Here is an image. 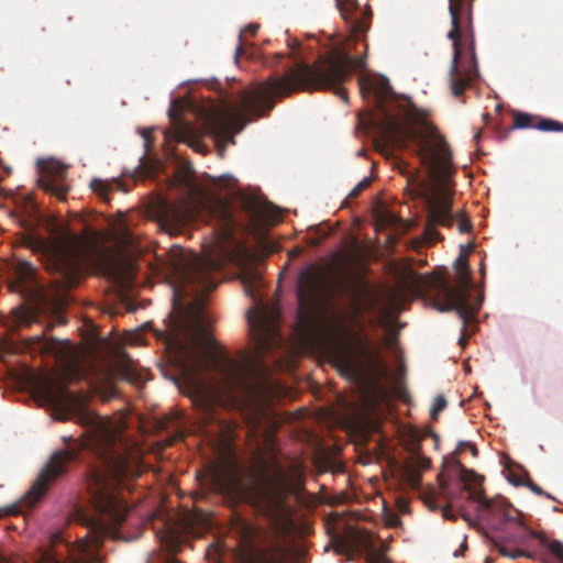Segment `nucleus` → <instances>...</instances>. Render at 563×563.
<instances>
[{
	"mask_svg": "<svg viewBox=\"0 0 563 563\" xmlns=\"http://www.w3.org/2000/svg\"><path fill=\"white\" fill-rule=\"evenodd\" d=\"M209 214L216 222L219 255L198 257L177 245L169 249L166 268L173 283V313L168 330L158 334L174 353L186 394L200 411L201 423L206 427L217 422L220 389L230 396L254 397L260 388L257 372L266 371L260 362L236 363L223 356H207L181 338L197 336L206 323L202 307L185 306L181 297L191 291L196 296L212 291L217 287L212 273L227 263L240 265L246 256L245 247L234 238L236 222L229 205L214 202Z\"/></svg>",
	"mask_w": 563,
	"mask_h": 563,
	"instance_id": "nucleus-1",
	"label": "nucleus"
},
{
	"mask_svg": "<svg viewBox=\"0 0 563 563\" xmlns=\"http://www.w3.org/2000/svg\"><path fill=\"white\" fill-rule=\"evenodd\" d=\"M36 393L53 406L64 409L76 417L79 423L88 428V438L84 446L96 456V464L87 474V490L92 514L78 511V521L88 531L70 549V563H87L92 560L103 539L113 528L121 525L129 507L122 494L130 482L139 476V456L134 446L123 438L121 431L109 421L85 409V397L71 393L64 386L54 389L41 383Z\"/></svg>",
	"mask_w": 563,
	"mask_h": 563,
	"instance_id": "nucleus-2",
	"label": "nucleus"
},
{
	"mask_svg": "<svg viewBox=\"0 0 563 563\" xmlns=\"http://www.w3.org/2000/svg\"><path fill=\"white\" fill-rule=\"evenodd\" d=\"M360 56L334 53L316 66L299 63L279 78H269L258 87L242 90L236 102L224 101L222 107L201 114L205 131L219 139H233L252 118H261L274 108V97H289L292 92L319 89L333 90L345 102L347 95L341 87L354 69H363Z\"/></svg>",
	"mask_w": 563,
	"mask_h": 563,
	"instance_id": "nucleus-3",
	"label": "nucleus"
},
{
	"mask_svg": "<svg viewBox=\"0 0 563 563\" xmlns=\"http://www.w3.org/2000/svg\"><path fill=\"white\" fill-rule=\"evenodd\" d=\"M360 90L373 93L382 118L373 124L376 130L377 147H407L410 142L417 144V154L429 175L437 181H445L453 173L452 155L449 144L434 126H427L419 132L410 120L419 117V110L407 100L402 104L393 91L389 81L384 78L361 76Z\"/></svg>",
	"mask_w": 563,
	"mask_h": 563,
	"instance_id": "nucleus-4",
	"label": "nucleus"
},
{
	"mask_svg": "<svg viewBox=\"0 0 563 563\" xmlns=\"http://www.w3.org/2000/svg\"><path fill=\"white\" fill-rule=\"evenodd\" d=\"M47 232L48 238H44L33 228L23 236V244L41 257L62 287H75L82 275L81 262L88 241L56 221L47 224Z\"/></svg>",
	"mask_w": 563,
	"mask_h": 563,
	"instance_id": "nucleus-5",
	"label": "nucleus"
},
{
	"mask_svg": "<svg viewBox=\"0 0 563 563\" xmlns=\"http://www.w3.org/2000/svg\"><path fill=\"white\" fill-rule=\"evenodd\" d=\"M456 286L451 285L444 274L433 273L417 278L415 287L418 294L430 300L433 308L441 312L456 310L462 320L460 344L467 341V327L473 323L482 307L483 298L471 300L473 286L472 272L463 251L454 262Z\"/></svg>",
	"mask_w": 563,
	"mask_h": 563,
	"instance_id": "nucleus-6",
	"label": "nucleus"
},
{
	"mask_svg": "<svg viewBox=\"0 0 563 563\" xmlns=\"http://www.w3.org/2000/svg\"><path fill=\"white\" fill-rule=\"evenodd\" d=\"M472 2L473 0L449 1L452 26L448 37L453 45L449 80L455 97H461L470 87L471 80L478 75Z\"/></svg>",
	"mask_w": 563,
	"mask_h": 563,
	"instance_id": "nucleus-7",
	"label": "nucleus"
},
{
	"mask_svg": "<svg viewBox=\"0 0 563 563\" xmlns=\"http://www.w3.org/2000/svg\"><path fill=\"white\" fill-rule=\"evenodd\" d=\"M302 486L301 476L290 477L282 465L274 462L269 475L253 494L252 504L272 525L279 526L291 514L288 497L298 495Z\"/></svg>",
	"mask_w": 563,
	"mask_h": 563,
	"instance_id": "nucleus-8",
	"label": "nucleus"
},
{
	"mask_svg": "<svg viewBox=\"0 0 563 563\" xmlns=\"http://www.w3.org/2000/svg\"><path fill=\"white\" fill-rule=\"evenodd\" d=\"M329 287L330 276L324 267L311 264L300 272L296 287L298 322L306 330L314 328Z\"/></svg>",
	"mask_w": 563,
	"mask_h": 563,
	"instance_id": "nucleus-9",
	"label": "nucleus"
},
{
	"mask_svg": "<svg viewBox=\"0 0 563 563\" xmlns=\"http://www.w3.org/2000/svg\"><path fill=\"white\" fill-rule=\"evenodd\" d=\"M468 496L477 503L479 518L492 529L505 532L514 528L520 532L528 533L532 538H540L537 532L525 526L520 519V512L504 497L496 496L487 498L483 492L471 489L465 485Z\"/></svg>",
	"mask_w": 563,
	"mask_h": 563,
	"instance_id": "nucleus-10",
	"label": "nucleus"
},
{
	"mask_svg": "<svg viewBox=\"0 0 563 563\" xmlns=\"http://www.w3.org/2000/svg\"><path fill=\"white\" fill-rule=\"evenodd\" d=\"M251 340L257 356L269 353L283 345L278 330V312L262 308L258 311H247Z\"/></svg>",
	"mask_w": 563,
	"mask_h": 563,
	"instance_id": "nucleus-11",
	"label": "nucleus"
},
{
	"mask_svg": "<svg viewBox=\"0 0 563 563\" xmlns=\"http://www.w3.org/2000/svg\"><path fill=\"white\" fill-rule=\"evenodd\" d=\"M190 196L175 203H163L159 210L158 223L169 235H177L183 228L197 221L202 202L194 198L199 192L196 184L188 180Z\"/></svg>",
	"mask_w": 563,
	"mask_h": 563,
	"instance_id": "nucleus-12",
	"label": "nucleus"
},
{
	"mask_svg": "<svg viewBox=\"0 0 563 563\" xmlns=\"http://www.w3.org/2000/svg\"><path fill=\"white\" fill-rule=\"evenodd\" d=\"M77 456L78 451L73 449L60 450L52 454L25 496L29 506H34L46 494L49 485L66 474L68 465L75 462Z\"/></svg>",
	"mask_w": 563,
	"mask_h": 563,
	"instance_id": "nucleus-13",
	"label": "nucleus"
},
{
	"mask_svg": "<svg viewBox=\"0 0 563 563\" xmlns=\"http://www.w3.org/2000/svg\"><path fill=\"white\" fill-rule=\"evenodd\" d=\"M342 364L351 372L356 373L364 368L376 369L382 366L380 356L371 344L366 334L358 338L355 351H343L340 353Z\"/></svg>",
	"mask_w": 563,
	"mask_h": 563,
	"instance_id": "nucleus-14",
	"label": "nucleus"
},
{
	"mask_svg": "<svg viewBox=\"0 0 563 563\" xmlns=\"http://www.w3.org/2000/svg\"><path fill=\"white\" fill-rule=\"evenodd\" d=\"M37 167L42 174L38 179L40 188L60 200H65L68 191V186L64 181L67 167L54 159H38Z\"/></svg>",
	"mask_w": 563,
	"mask_h": 563,
	"instance_id": "nucleus-15",
	"label": "nucleus"
},
{
	"mask_svg": "<svg viewBox=\"0 0 563 563\" xmlns=\"http://www.w3.org/2000/svg\"><path fill=\"white\" fill-rule=\"evenodd\" d=\"M454 221L455 217L452 213V198L448 194H442L429 202L428 222L426 225L427 236L430 240L438 239L439 233L435 227H452Z\"/></svg>",
	"mask_w": 563,
	"mask_h": 563,
	"instance_id": "nucleus-16",
	"label": "nucleus"
},
{
	"mask_svg": "<svg viewBox=\"0 0 563 563\" xmlns=\"http://www.w3.org/2000/svg\"><path fill=\"white\" fill-rule=\"evenodd\" d=\"M209 472L216 488L228 493L240 488V470L233 457L213 463Z\"/></svg>",
	"mask_w": 563,
	"mask_h": 563,
	"instance_id": "nucleus-17",
	"label": "nucleus"
},
{
	"mask_svg": "<svg viewBox=\"0 0 563 563\" xmlns=\"http://www.w3.org/2000/svg\"><path fill=\"white\" fill-rule=\"evenodd\" d=\"M512 117V129L534 128L544 132H563V123L553 119L542 118L521 111H514Z\"/></svg>",
	"mask_w": 563,
	"mask_h": 563,
	"instance_id": "nucleus-18",
	"label": "nucleus"
},
{
	"mask_svg": "<svg viewBox=\"0 0 563 563\" xmlns=\"http://www.w3.org/2000/svg\"><path fill=\"white\" fill-rule=\"evenodd\" d=\"M250 211L253 213L254 217L263 218L266 221H269L272 223H276L279 221V213L277 210H275L272 206H260L256 202L252 201L249 203Z\"/></svg>",
	"mask_w": 563,
	"mask_h": 563,
	"instance_id": "nucleus-19",
	"label": "nucleus"
},
{
	"mask_svg": "<svg viewBox=\"0 0 563 563\" xmlns=\"http://www.w3.org/2000/svg\"><path fill=\"white\" fill-rule=\"evenodd\" d=\"M119 187L121 184L119 180L107 181L99 178H95L90 183L91 190L97 194L104 202L110 201L109 194L113 189V186Z\"/></svg>",
	"mask_w": 563,
	"mask_h": 563,
	"instance_id": "nucleus-20",
	"label": "nucleus"
},
{
	"mask_svg": "<svg viewBox=\"0 0 563 563\" xmlns=\"http://www.w3.org/2000/svg\"><path fill=\"white\" fill-rule=\"evenodd\" d=\"M335 4L344 21L356 26L358 21L353 18V12L358 8L356 0H335Z\"/></svg>",
	"mask_w": 563,
	"mask_h": 563,
	"instance_id": "nucleus-21",
	"label": "nucleus"
},
{
	"mask_svg": "<svg viewBox=\"0 0 563 563\" xmlns=\"http://www.w3.org/2000/svg\"><path fill=\"white\" fill-rule=\"evenodd\" d=\"M242 284L245 292L252 297L255 296L256 290L261 284V276L255 271H246L242 274Z\"/></svg>",
	"mask_w": 563,
	"mask_h": 563,
	"instance_id": "nucleus-22",
	"label": "nucleus"
},
{
	"mask_svg": "<svg viewBox=\"0 0 563 563\" xmlns=\"http://www.w3.org/2000/svg\"><path fill=\"white\" fill-rule=\"evenodd\" d=\"M404 479L412 488H418L421 483V472L415 466L407 464L404 468Z\"/></svg>",
	"mask_w": 563,
	"mask_h": 563,
	"instance_id": "nucleus-23",
	"label": "nucleus"
},
{
	"mask_svg": "<svg viewBox=\"0 0 563 563\" xmlns=\"http://www.w3.org/2000/svg\"><path fill=\"white\" fill-rule=\"evenodd\" d=\"M496 548L503 556H506V558H509L512 560L519 559L521 556L531 558L530 553H528L523 550H518V549L512 550V549L507 548L504 544H498V543L496 544Z\"/></svg>",
	"mask_w": 563,
	"mask_h": 563,
	"instance_id": "nucleus-24",
	"label": "nucleus"
},
{
	"mask_svg": "<svg viewBox=\"0 0 563 563\" xmlns=\"http://www.w3.org/2000/svg\"><path fill=\"white\" fill-rule=\"evenodd\" d=\"M258 29H260L258 24L251 23L247 26H245L244 30L241 31L240 36H239L240 44H239V46L236 47V51H235V57L236 58L244 53L243 43H242L243 34L244 33H249L252 36H254V35H256Z\"/></svg>",
	"mask_w": 563,
	"mask_h": 563,
	"instance_id": "nucleus-25",
	"label": "nucleus"
},
{
	"mask_svg": "<svg viewBox=\"0 0 563 563\" xmlns=\"http://www.w3.org/2000/svg\"><path fill=\"white\" fill-rule=\"evenodd\" d=\"M448 406L445 398L442 395H439L434 398L433 405L430 409V417L433 420L438 419L439 413L444 410Z\"/></svg>",
	"mask_w": 563,
	"mask_h": 563,
	"instance_id": "nucleus-26",
	"label": "nucleus"
},
{
	"mask_svg": "<svg viewBox=\"0 0 563 563\" xmlns=\"http://www.w3.org/2000/svg\"><path fill=\"white\" fill-rule=\"evenodd\" d=\"M408 464L415 466L417 470L421 472L422 470H428L431 466V461L426 456L417 454L412 456L411 461Z\"/></svg>",
	"mask_w": 563,
	"mask_h": 563,
	"instance_id": "nucleus-27",
	"label": "nucleus"
},
{
	"mask_svg": "<svg viewBox=\"0 0 563 563\" xmlns=\"http://www.w3.org/2000/svg\"><path fill=\"white\" fill-rule=\"evenodd\" d=\"M550 552L560 561V563H563V543L559 540H553L549 544Z\"/></svg>",
	"mask_w": 563,
	"mask_h": 563,
	"instance_id": "nucleus-28",
	"label": "nucleus"
},
{
	"mask_svg": "<svg viewBox=\"0 0 563 563\" xmlns=\"http://www.w3.org/2000/svg\"><path fill=\"white\" fill-rule=\"evenodd\" d=\"M372 183L371 178H363L349 194V198H356L365 190Z\"/></svg>",
	"mask_w": 563,
	"mask_h": 563,
	"instance_id": "nucleus-29",
	"label": "nucleus"
},
{
	"mask_svg": "<svg viewBox=\"0 0 563 563\" xmlns=\"http://www.w3.org/2000/svg\"><path fill=\"white\" fill-rule=\"evenodd\" d=\"M517 484H522V485L528 486L531 489V492L534 493L536 495L545 496L548 498L553 499V497L549 493L544 492L539 485H537L536 483H533L530 479H528L527 483H522L521 481H518Z\"/></svg>",
	"mask_w": 563,
	"mask_h": 563,
	"instance_id": "nucleus-30",
	"label": "nucleus"
},
{
	"mask_svg": "<svg viewBox=\"0 0 563 563\" xmlns=\"http://www.w3.org/2000/svg\"><path fill=\"white\" fill-rule=\"evenodd\" d=\"M34 268L27 262L20 263L18 267V274L22 279H27L33 274Z\"/></svg>",
	"mask_w": 563,
	"mask_h": 563,
	"instance_id": "nucleus-31",
	"label": "nucleus"
},
{
	"mask_svg": "<svg viewBox=\"0 0 563 563\" xmlns=\"http://www.w3.org/2000/svg\"><path fill=\"white\" fill-rule=\"evenodd\" d=\"M459 231L461 233H467L472 229V223L468 218L464 217L463 214H457L456 217Z\"/></svg>",
	"mask_w": 563,
	"mask_h": 563,
	"instance_id": "nucleus-32",
	"label": "nucleus"
},
{
	"mask_svg": "<svg viewBox=\"0 0 563 563\" xmlns=\"http://www.w3.org/2000/svg\"><path fill=\"white\" fill-rule=\"evenodd\" d=\"M40 563H65L56 553L46 551L43 553Z\"/></svg>",
	"mask_w": 563,
	"mask_h": 563,
	"instance_id": "nucleus-33",
	"label": "nucleus"
},
{
	"mask_svg": "<svg viewBox=\"0 0 563 563\" xmlns=\"http://www.w3.org/2000/svg\"><path fill=\"white\" fill-rule=\"evenodd\" d=\"M473 481L476 485H481L484 481L483 476L475 474L474 472L464 471V475L462 476L463 482Z\"/></svg>",
	"mask_w": 563,
	"mask_h": 563,
	"instance_id": "nucleus-34",
	"label": "nucleus"
},
{
	"mask_svg": "<svg viewBox=\"0 0 563 563\" xmlns=\"http://www.w3.org/2000/svg\"><path fill=\"white\" fill-rule=\"evenodd\" d=\"M126 379H129L130 382L134 383V384H140L141 383V377L139 375H136L132 369L128 368L126 369Z\"/></svg>",
	"mask_w": 563,
	"mask_h": 563,
	"instance_id": "nucleus-35",
	"label": "nucleus"
},
{
	"mask_svg": "<svg viewBox=\"0 0 563 563\" xmlns=\"http://www.w3.org/2000/svg\"><path fill=\"white\" fill-rule=\"evenodd\" d=\"M55 344H56L55 339L45 340L43 347L47 352H54L55 351Z\"/></svg>",
	"mask_w": 563,
	"mask_h": 563,
	"instance_id": "nucleus-36",
	"label": "nucleus"
},
{
	"mask_svg": "<svg viewBox=\"0 0 563 563\" xmlns=\"http://www.w3.org/2000/svg\"><path fill=\"white\" fill-rule=\"evenodd\" d=\"M467 444H468V442H463V441L459 442V444L454 451V455H460L463 452L464 448H467Z\"/></svg>",
	"mask_w": 563,
	"mask_h": 563,
	"instance_id": "nucleus-37",
	"label": "nucleus"
},
{
	"mask_svg": "<svg viewBox=\"0 0 563 563\" xmlns=\"http://www.w3.org/2000/svg\"><path fill=\"white\" fill-rule=\"evenodd\" d=\"M473 250H474L473 245H468V246L461 245V252L463 251V253L466 255V257L468 256L470 252H472Z\"/></svg>",
	"mask_w": 563,
	"mask_h": 563,
	"instance_id": "nucleus-38",
	"label": "nucleus"
},
{
	"mask_svg": "<svg viewBox=\"0 0 563 563\" xmlns=\"http://www.w3.org/2000/svg\"><path fill=\"white\" fill-rule=\"evenodd\" d=\"M178 548H179V545L174 541H172L170 544H168V549L172 552H176L178 550Z\"/></svg>",
	"mask_w": 563,
	"mask_h": 563,
	"instance_id": "nucleus-39",
	"label": "nucleus"
},
{
	"mask_svg": "<svg viewBox=\"0 0 563 563\" xmlns=\"http://www.w3.org/2000/svg\"><path fill=\"white\" fill-rule=\"evenodd\" d=\"M467 448L471 450V453H472L474 456H476V455H477L478 451H477V449H476V446H475V445H473L472 443H468V444H467Z\"/></svg>",
	"mask_w": 563,
	"mask_h": 563,
	"instance_id": "nucleus-40",
	"label": "nucleus"
},
{
	"mask_svg": "<svg viewBox=\"0 0 563 563\" xmlns=\"http://www.w3.org/2000/svg\"><path fill=\"white\" fill-rule=\"evenodd\" d=\"M10 511L7 508H0V518L8 516Z\"/></svg>",
	"mask_w": 563,
	"mask_h": 563,
	"instance_id": "nucleus-41",
	"label": "nucleus"
},
{
	"mask_svg": "<svg viewBox=\"0 0 563 563\" xmlns=\"http://www.w3.org/2000/svg\"><path fill=\"white\" fill-rule=\"evenodd\" d=\"M412 180H415L418 184L419 187H422V184L419 183V180H418V175L417 174H413L411 176V178L409 179V181H412Z\"/></svg>",
	"mask_w": 563,
	"mask_h": 563,
	"instance_id": "nucleus-42",
	"label": "nucleus"
},
{
	"mask_svg": "<svg viewBox=\"0 0 563 563\" xmlns=\"http://www.w3.org/2000/svg\"><path fill=\"white\" fill-rule=\"evenodd\" d=\"M150 133H151L150 131H144L142 133V135H143V137L145 139L146 142H148Z\"/></svg>",
	"mask_w": 563,
	"mask_h": 563,
	"instance_id": "nucleus-43",
	"label": "nucleus"
},
{
	"mask_svg": "<svg viewBox=\"0 0 563 563\" xmlns=\"http://www.w3.org/2000/svg\"><path fill=\"white\" fill-rule=\"evenodd\" d=\"M481 134H482V132H481V131H478V132L474 135V139H475L476 141H478V140H479V137H481Z\"/></svg>",
	"mask_w": 563,
	"mask_h": 563,
	"instance_id": "nucleus-44",
	"label": "nucleus"
},
{
	"mask_svg": "<svg viewBox=\"0 0 563 563\" xmlns=\"http://www.w3.org/2000/svg\"><path fill=\"white\" fill-rule=\"evenodd\" d=\"M341 547H342V548H347V547H349V545H347V541L342 540V541H341Z\"/></svg>",
	"mask_w": 563,
	"mask_h": 563,
	"instance_id": "nucleus-45",
	"label": "nucleus"
},
{
	"mask_svg": "<svg viewBox=\"0 0 563 563\" xmlns=\"http://www.w3.org/2000/svg\"><path fill=\"white\" fill-rule=\"evenodd\" d=\"M433 438H434L435 444H438V442H439V437H438L437 434H433Z\"/></svg>",
	"mask_w": 563,
	"mask_h": 563,
	"instance_id": "nucleus-46",
	"label": "nucleus"
},
{
	"mask_svg": "<svg viewBox=\"0 0 563 563\" xmlns=\"http://www.w3.org/2000/svg\"><path fill=\"white\" fill-rule=\"evenodd\" d=\"M518 538H519V537H510V539H511L512 541H515V542H518Z\"/></svg>",
	"mask_w": 563,
	"mask_h": 563,
	"instance_id": "nucleus-47",
	"label": "nucleus"
},
{
	"mask_svg": "<svg viewBox=\"0 0 563 563\" xmlns=\"http://www.w3.org/2000/svg\"><path fill=\"white\" fill-rule=\"evenodd\" d=\"M448 514H449V510H446V509H445V510L443 511V516H444L445 518H448Z\"/></svg>",
	"mask_w": 563,
	"mask_h": 563,
	"instance_id": "nucleus-48",
	"label": "nucleus"
},
{
	"mask_svg": "<svg viewBox=\"0 0 563 563\" xmlns=\"http://www.w3.org/2000/svg\"><path fill=\"white\" fill-rule=\"evenodd\" d=\"M173 113H174V110H173V109H172V110H169V115H170V117L173 115Z\"/></svg>",
	"mask_w": 563,
	"mask_h": 563,
	"instance_id": "nucleus-49",
	"label": "nucleus"
}]
</instances>
